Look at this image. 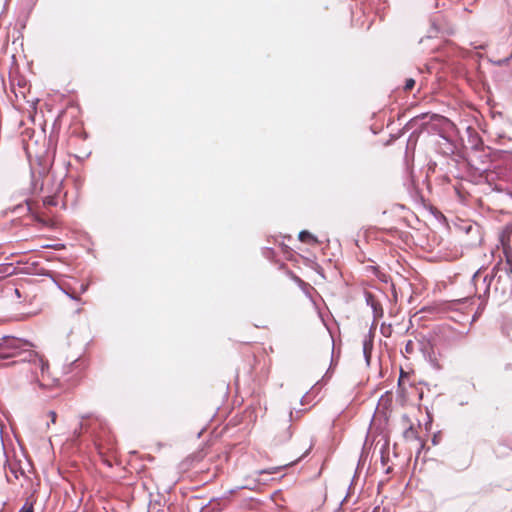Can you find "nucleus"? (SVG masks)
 <instances>
[{"label": "nucleus", "instance_id": "obj_7", "mask_svg": "<svg viewBox=\"0 0 512 512\" xmlns=\"http://www.w3.org/2000/svg\"><path fill=\"white\" fill-rule=\"evenodd\" d=\"M298 238L303 243H307V244H311V245L318 244L317 238L314 235H312L309 231H306V230L301 231L299 233Z\"/></svg>", "mask_w": 512, "mask_h": 512}, {"label": "nucleus", "instance_id": "obj_14", "mask_svg": "<svg viewBox=\"0 0 512 512\" xmlns=\"http://www.w3.org/2000/svg\"><path fill=\"white\" fill-rule=\"evenodd\" d=\"M414 352V342L412 340L407 341L405 345V353L412 354Z\"/></svg>", "mask_w": 512, "mask_h": 512}, {"label": "nucleus", "instance_id": "obj_4", "mask_svg": "<svg viewBox=\"0 0 512 512\" xmlns=\"http://www.w3.org/2000/svg\"><path fill=\"white\" fill-rule=\"evenodd\" d=\"M57 414L55 411H49L44 417H39L38 430L42 433H46L50 427V424H55Z\"/></svg>", "mask_w": 512, "mask_h": 512}, {"label": "nucleus", "instance_id": "obj_11", "mask_svg": "<svg viewBox=\"0 0 512 512\" xmlns=\"http://www.w3.org/2000/svg\"><path fill=\"white\" fill-rule=\"evenodd\" d=\"M43 282L45 283L44 286L46 288H48L49 290H52V291L57 290V284L53 278L48 277V278L44 279Z\"/></svg>", "mask_w": 512, "mask_h": 512}, {"label": "nucleus", "instance_id": "obj_16", "mask_svg": "<svg viewBox=\"0 0 512 512\" xmlns=\"http://www.w3.org/2000/svg\"><path fill=\"white\" fill-rule=\"evenodd\" d=\"M23 148L26 152L28 160L30 161L29 145L25 140H23Z\"/></svg>", "mask_w": 512, "mask_h": 512}, {"label": "nucleus", "instance_id": "obj_9", "mask_svg": "<svg viewBox=\"0 0 512 512\" xmlns=\"http://www.w3.org/2000/svg\"><path fill=\"white\" fill-rule=\"evenodd\" d=\"M403 436L407 441H416L418 440V431L414 426L410 425L405 429Z\"/></svg>", "mask_w": 512, "mask_h": 512}, {"label": "nucleus", "instance_id": "obj_15", "mask_svg": "<svg viewBox=\"0 0 512 512\" xmlns=\"http://www.w3.org/2000/svg\"><path fill=\"white\" fill-rule=\"evenodd\" d=\"M19 512H32V502L27 501Z\"/></svg>", "mask_w": 512, "mask_h": 512}, {"label": "nucleus", "instance_id": "obj_6", "mask_svg": "<svg viewBox=\"0 0 512 512\" xmlns=\"http://www.w3.org/2000/svg\"><path fill=\"white\" fill-rule=\"evenodd\" d=\"M1 341L3 343L0 342V347L5 344V346L7 348L12 349V350L21 349L22 346L25 345L24 343H22V341L15 339V338H10V337H3L1 339Z\"/></svg>", "mask_w": 512, "mask_h": 512}, {"label": "nucleus", "instance_id": "obj_22", "mask_svg": "<svg viewBox=\"0 0 512 512\" xmlns=\"http://www.w3.org/2000/svg\"><path fill=\"white\" fill-rule=\"evenodd\" d=\"M33 267H34V275H36L37 274L36 273V267H37L36 263L33 264Z\"/></svg>", "mask_w": 512, "mask_h": 512}, {"label": "nucleus", "instance_id": "obj_26", "mask_svg": "<svg viewBox=\"0 0 512 512\" xmlns=\"http://www.w3.org/2000/svg\"><path fill=\"white\" fill-rule=\"evenodd\" d=\"M409 381V379H404L405 384Z\"/></svg>", "mask_w": 512, "mask_h": 512}, {"label": "nucleus", "instance_id": "obj_2", "mask_svg": "<svg viewBox=\"0 0 512 512\" xmlns=\"http://www.w3.org/2000/svg\"><path fill=\"white\" fill-rule=\"evenodd\" d=\"M38 369L40 373L34 371V374L40 387L53 388L58 385L59 379L50 372L48 360L44 355L34 351V370Z\"/></svg>", "mask_w": 512, "mask_h": 512}, {"label": "nucleus", "instance_id": "obj_10", "mask_svg": "<svg viewBox=\"0 0 512 512\" xmlns=\"http://www.w3.org/2000/svg\"><path fill=\"white\" fill-rule=\"evenodd\" d=\"M404 379H410V373L404 371L403 369L400 370V376L398 380V387L402 393L405 392V382Z\"/></svg>", "mask_w": 512, "mask_h": 512}, {"label": "nucleus", "instance_id": "obj_19", "mask_svg": "<svg viewBox=\"0 0 512 512\" xmlns=\"http://www.w3.org/2000/svg\"><path fill=\"white\" fill-rule=\"evenodd\" d=\"M13 354H4V353H1L0 352V358H6V357H9V356H12Z\"/></svg>", "mask_w": 512, "mask_h": 512}, {"label": "nucleus", "instance_id": "obj_1", "mask_svg": "<svg viewBox=\"0 0 512 512\" xmlns=\"http://www.w3.org/2000/svg\"><path fill=\"white\" fill-rule=\"evenodd\" d=\"M54 158L53 152H47L45 156L39 157L38 165L40 169L38 171L41 177V184L39 186L40 192H46L47 194L42 197L43 205L45 207L56 206L57 199L56 194L59 191V185L56 184L49 174L50 167L52 166Z\"/></svg>", "mask_w": 512, "mask_h": 512}, {"label": "nucleus", "instance_id": "obj_27", "mask_svg": "<svg viewBox=\"0 0 512 512\" xmlns=\"http://www.w3.org/2000/svg\"><path fill=\"white\" fill-rule=\"evenodd\" d=\"M376 510H378V508H375L373 512H376Z\"/></svg>", "mask_w": 512, "mask_h": 512}, {"label": "nucleus", "instance_id": "obj_24", "mask_svg": "<svg viewBox=\"0 0 512 512\" xmlns=\"http://www.w3.org/2000/svg\"><path fill=\"white\" fill-rule=\"evenodd\" d=\"M37 186H38V183L34 182V190L37 188Z\"/></svg>", "mask_w": 512, "mask_h": 512}, {"label": "nucleus", "instance_id": "obj_5", "mask_svg": "<svg viewBox=\"0 0 512 512\" xmlns=\"http://www.w3.org/2000/svg\"><path fill=\"white\" fill-rule=\"evenodd\" d=\"M28 470L25 471V469L21 466V464H18V467L12 466L10 468L11 473L14 475L16 479H19V476H22L25 480L29 479V476L27 473H30L32 471V465L29 461V459H26Z\"/></svg>", "mask_w": 512, "mask_h": 512}, {"label": "nucleus", "instance_id": "obj_3", "mask_svg": "<svg viewBox=\"0 0 512 512\" xmlns=\"http://www.w3.org/2000/svg\"><path fill=\"white\" fill-rule=\"evenodd\" d=\"M509 234L510 232L503 231L500 236V242L503 249V254L505 256V262L507 265L508 271L512 274V248L509 244Z\"/></svg>", "mask_w": 512, "mask_h": 512}, {"label": "nucleus", "instance_id": "obj_17", "mask_svg": "<svg viewBox=\"0 0 512 512\" xmlns=\"http://www.w3.org/2000/svg\"><path fill=\"white\" fill-rule=\"evenodd\" d=\"M381 332H382V334H383V335H385V336H389V335H390V333H388V330H384V328H383V327L381 328Z\"/></svg>", "mask_w": 512, "mask_h": 512}, {"label": "nucleus", "instance_id": "obj_8", "mask_svg": "<svg viewBox=\"0 0 512 512\" xmlns=\"http://www.w3.org/2000/svg\"><path fill=\"white\" fill-rule=\"evenodd\" d=\"M368 303L371 304V307L373 308L375 317H382L383 315V308L381 304L373 299V296L371 294H368L367 296Z\"/></svg>", "mask_w": 512, "mask_h": 512}, {"label": "nucleus", "instance_id": "obj_23", "mask_svg": "<svg viewBox=\"0 0 512 512\" xmlns=\"http://www.w3.org/2000/svg\"><path fill=\"white\" fill-rule=\"evenodd\" d=\"M10 268H11V267H6V268H5V272L10 273V272L8 271Z\"/></svg>", "mask_w": 512, "mask_h": 512}, {"label": "nucleus", "instance_id": "obj_21", "mask_svg": "<svg viewBox=\"0 0 512 512\" xmlns=\"http://www.w3.org/2000/svg\"><path fill=\"white\" fill-rule=\"evenodd\" d=\"M25 361H26V358H23V359H21V360L14 361V362H13V364H17V363H19V362H25Z\"/></svg>", "mask_w": 512, "mask_h": 512}, {"label": "nucleus", "instance_id": "obj_20", "mask_svg": "<svg viewBox=\"0 0 512 512\" xmlns=\"http://www.w3.org/2000/svg\"><path fill=\"white\" fill-rule=\"evenodd\" d=\"M26 204L28 206V209L30 210L31 209V202L29 199H26Z\"/></svg>", "mask_w": 512, "mask_h": 512}, {"label": "nucleus", "instance_id": "obj_12", "mask_svg": "<svg viewBox=\"0 0 512 512\" xmlns=\"http://www.w3.org/2000/svg\"><path fill=\"white\" fill-rule=\"evenodd\" d=\"M288 465L289 464H285V465L279 466V467H272L269 469H264V470L259 471V474H274V473L279 472L283 467H286Z\"/></svg>", "mask_w": 512, "mask_h": 512}, {"label": "nucleus", "instance_id": "obj_13", "mask_svg": "<svg viewBox=\"0 0 512 512\" xmlns=\"http://www.w3.org/2000/svg\"><path fill=\"white\" fill-rule=\"evenodd\" d=\"M414 86H415V80L413 78H408L405 81L404 91L409 92L414 88Z\"/></svg>", "mask_w": 512, "mask_h": 512}, {"label": "nucleus", "instance_id": "obj_25", "mask_svg": "<svg viewBox=\"0 0 512 512\" xmlns=\"http://www.w3.org/2000/svg\"><path fill=\"white\" fill-rule=\"evenodd\" d=\"M42 288H43V287H42L41 285H39V286H38V290H41V291H42V290H43Z\"/></svg>", "mask_w": 512, "mask_h": 512}, {"label": "nucleus", "instance_id": "obj_18", "mask_svg": "<svg viewBox=\"0 0 512 512\" xmlns=\"http://www.w3.org/2000/svg\"><path fill=\"white\" fill-rule=\"evenodd\" d=\"M381 332H382V334H383V335H385V336H389V335H390V333H388V330H384V328H383V327L381 328Z\"/></svg>", "mask_w": 512, "mask_h": 512}]
</instances>
